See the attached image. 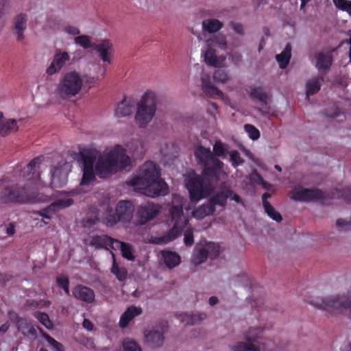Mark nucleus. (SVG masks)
<instances>
[{
  "label": "nucleus",
  "mask_w": 351,
  "mask_h": 351,
  "mask_svg": "<svg viewBox=\"0 0 351 351\" xmlns=\"http://www.w3.org/2000/svg\"><path fill=\"white\" fill-rule=\"evenodd\" d=\"M110 254L112 257V265L110 271L116 276L119 281H124L127 278L128 271L125 267L119 266L118 265L115 258V255L112 251L110 252Z\"/></svg>",
  "instance_id": "2f4dec72"
},
{
  "label": "nucleus",
  "mask_w": 351,
  "mask_h": 351,
  "mask_svg": "<svg viewBox=\"0 0 351 351\" xmlns=\"http://www.w3.org/2000/svg\"><path fill=\"white\" fill-rule=\"evenodd\" d=\"M206 44L208 47H218L225 49L226 47V39L223 35L218 34L213 36L210 38L206 40Z\"/></svg>",
  "instance_id": "ea45409f"
},
{
  "label": "nucleus",
  "mask_w": 351,
  "mask_h": 351,
  "mask_svg": "<svg viewBox=\"0 0 351 351\" xmlns=\"http://www.w3.org/2000/svg\"><path fill=\"white\" fill-rule=\"evenodd\" d=\"M44 158L38 156L32 160L23 169L16 170L17 183L0 180V202L2 203L46 204L51 201L49 195L37 193L44 186L40 178V166Z\"/></svg>",
  "instance_id": "f257e3e1"
},
{
  "label": "nucleus",
  "mask_w": 351,
  "mask_h": 351,
  "mask_svg": "<svg viewBox=\"0 0 351 351\" xmlns=\"http://www.w3.org/2000/svg\"><path fill=\"white\" fill-rule=\"evenodd\" d=\"M10 328L8 323H5L0 326V336L5 333Z\"/></svg>",
  "instance_id": "052dcab7"
},
{
  "label": "nucleus",
  "mask_w": 351,
  "mask_h": 351,
  "mask_svg": "<svg viewBox=\"0 0 351 351\" xmlns=\"http://www.w3.org/2000/svg\"><path fill=\"white\" fill-rule=\"evenodd\" d=\"M180 320L185 325H195L200 323L206 317L205 313L188 314L183 313L179 315Z\"/></svg>",
  "instance_id": "473e14b6"
},
{
  "label": "nucleus",
  "mask_w": 351,
  "mask_h": 351,
  "mask_svg": "<svg viewBox=\"0 0 351 351\" xmlns=\"http://www.w3.org/2000/svg\"><path fill=\"white\" fill-rule=\"evenodd\" d=\"M40 331L43 337L47 340L49 344L51 346V349L53 351H64V346L62 343H59L50 335L43 332L40 328Z\"/></svg>",
  "instance_id": "37998d69"
},
{
  "label": "nucleus",
  "mask_w": 351,
  "mask_h": 351,
  "mask_svg": "<svg viewBox=\"0 0 351 351\" xmlns=\"http://www.w3.org/2000/svg\"><path fill=\"white\" fill-rule=\"evenodd\" d=\"M83 86V78L75 71L66 72L59 80L54 95L61 99H68L78 95Z\"/></svg>",
  "instance_id": "0eeeda50"
},
{
  "label": "nucleus",
  "mask_w": 351,
  "mask_h": 351,
  "mask_svg": "<svg viewBox=\"0 0 351 351\" xmlns=\"http://www.w3.org/2000/svg\"><path fill=\"white\" fill-rule=\"evenodd\" d=\"M126 184L150 197L165 195L169 192L167 184L160 178L159 167L152 161H147L142 165Z\"/></svg>",
  "instance_id": "20e7f679"
},
{
  "label": "nucleus",
  "mask_w": 351,
  "mask_h": 351,
  "mask_svg": "<svg viewBox=\"0 0 351 351\" xmlns=\"http://www.w3.org/2000/svg\"><path fill=\"white\" fill-rule=\"evenodd\" d=\"M228 199L234 200L237 203L243 204L241 197L232 191L230 184L223 182L214 195L206 203L193 210L192 215L197 219H202L206 216L211 215L215 210V206L218 205L224 208Z\"/></svg>",
  "instance_id": "39448f33"
},
{
  "label": "nucleus",
  "mask_w": 351,
  "mask_h": 351,
  "mask_svg": "<svg viewBox=\"0 0 351 351\" xmlns=\"http://www.w3.org/2000/svg\"><path fill=\"white\" fill-rule=\"evenodd\" d=\"M174 200L179 202L177 205H173L169 209V223L172 228L169 230L168 235L158 239L157 243H166L180 234L183 228L186 226L188 220L185 219L183 213V206L181 198L178 196L174 197Z\"/></svg>",
  "instance_id": "1a4fd4ad"
},
{
  "label": "nucleus",
  "mask_w": 351,
  "mask_h": 351,
  "mask_svg": "<svg viewBox=\"0 0 351 351\" xmlns=\"http://www.w3.org/2000/svg\"><path fill=\"white\" fill-rule=\"evenodd\" d=\"M115 240L106 234L96 235L90 238L88 244L97 250L106 249L108 250H112Z\"/></svg>",
  "instance_id": "a211bd4d"
},
{
  "label": "nucleus",
  "mask_w": 351,
  "mask_h": 351,
  "mask_svg": "<svg viewBox=\"0 0 351 351\" xmlns=\"http://www.w3.org/2000/svg\"><path fill=\"white\" fill-rule=\"evenodd\" d=\"M264 209L267 215L273 220L277 222H280L282 220L281 215L269 202H265Z\"/></svg>",
  "instance_id": "c03bdc74"
},
{
  "label": "nucleus",
  "mask_w": 351,
  "mask_h": 351,
  "mask_svg": "<svg viewBox=\"0 0 351 351\" xmlns=\"http://www.w3.org/2000/svg\"><path fill=\"white\" fill-rule=\"evenodd\" d=\"M75 43L80 45L84 49L94 47L95 44H92L91 38L89 36L82 35L75 38Z\"/></svg>",
  "instance_id": "49530a36"
},
{
  "label": "nucleus",
  "mask_w": 351,
  "mask_h": 351,
  "mask_svg": "<svg viewBox=\"0 0 351 351\" xmlns=\"http://www.w3.org/2000/svg\"><path fill=\"white\" fill-rule=\"evenodd\" d=\"M86 82L90 84V85H93L95 82V79L94 77H89L86 80Z\"/></svg>",
  "instance_id": "774afa93"
},
{
  "label": "nucleus",
  "mask_w": 351,
  "mask_h": 351,
  "mask_svg": "<svg viewBox=\"0 0 351 351\" xmlns=\"http://www.w3.org/2000/svg\"><path fill=\"white\" fill-rule=\"evenodd\" d=\"M34 316L45 328L47 329L53 328V324L47 313L36 312Z\"/></svg>",
  "instance_id": "a18cd8bd"
},
{
  "label": "nucleus",
  "mask_w": 351,
  "mask_h": 351,
  "mask_svg": "<svg viewBox=\"0 0 351 351\" xmlns=\"http://www.w3.org/2000/svg\"><path fill=\"white\" fill-rule=\"evenodd\" d=\"M218 302V299L217 297L212 296L209 298V304L210 306H214Z\"/></svg>",
  "instance_id": "0e129e2a"
},
{
  "label": "nucleus",
  "mask_w": 351,
  "mask_h": 351,
  "mask_svg": "<svg viewBox=\"0 0 351 351\" xmlns=\"http://www.w3.org/2000/svg\"><path fill=\"white\" fill-rule=\"evenodd\" d=\"M56 213V210L54 209V206L51 204L39 210L34 211V214L40 216L42 218L47 219V220H50Z\"/></svg>",
  "instance_id": "a19ab883"
},
{
  "label": "nucleus",
  "mask_w": 351,
  "mask_h": 351,
  "mask_svg": "<svg viewBox=\"0 0 351 351\" xmlns=\"http://www.w3.org/2000/svg\"><path fill=\"white\" fill-rule=\"evenodd\" d=\"M230 160L232 162V166L234 167H238L243 162V159L241 158L240 154L238 151L234 150L232 151L230 153Z\"/></svg>",
  "instance_id": "5fc2aeb1"
},
{
  "label": "nucleus",
  "mask_w": 351,
  "mask_h": 351,
  "mask_svg": "<svg viewBox=\"0 0 351 351\" xmlns=\"http://www.w3.org/2000/svg\"><path fill=\"white\" fill-rule=\"evenodd\" d=\"M250 97L263 106L268 104L269 97L261 87L253 88L250 93Z\"/></svg>",
  "instance_id": "72a5a7b5"
},
{
  "label": "nucleus",
  "mask_w": 351,
  "mask_h": 351,
  "mask_svg": "<svg viewBox=\"0 0 351 351\" xmlns=\"http://www.w3.org/2000/svg\"><path fill=\"white\" fill-rule=\"evenodd\" d=\"M202 86L204 92L210 97L218 98L224 100L226 97L223 93L210 82L209 75H204L201 78Z\"/></svg>",
  "instance_id": "aec40b11"
},
{
  "label": "nucleus",
  "mask_w": 351,
  "mask_h": 351,
  "mask_svg": "<svg viewBox=\"0 0 351 351\" xmlns=\"http://www.w3.org/2000/svg\"><path fill=\"white\" fill-rule=\"evenodd\" d=\"M228 150V147L221 141H217L213 145V154L215 157L225 158Z\"/></svg>",
  "instance_id": "79ce46f5"
},
{
  "label": "nucleus",
  "mask_w": 351,
  "mask_h": 351,
  "mask_svg": "<svg viewBox=\"0 0 351 351\" xmlns=\"http://www.w3.org/2000/svg\"><path fill=\"white\" fill-rule=\"evenodd\" d=\"M142 313V308L141 307H136L131 306L127 308V310L121 315L119 320V326L121 328H125L130 322L135 317Z\"/></svg>",
  "instance_id": "a878e982"
},
{
  "label": "nucleus",
  "mask_w": 351,
  "mask_h": 351,
  "mask_svg": "<svg viewBox=\"0 0 351 351\" xmlns=\"http://www.w3.org/2000/svg\"><path fill=\"white\" fill-rule=\"evenodd\" d=\"M219 246L214 243L201 241L193 250L191 262L195 265L204 263L207 258H215L219 255Z\"/></svg>",
  "instance_id": "9d476101"
},
{
  "label": "nucleus",
  "mask_w": 351,
  "mask_h": 351,
  "mask_svg": "<svg viewBox=\"0 0 351 351\" xmlns=\"http://www.w3.org/2000/svg\"><path fill=\"white\" fill-rule=\"evenodd\" d=\"M291 198L300 202H312L324 197V193L317 189H304L295 187L291 192Z\"/></svg>",
  "instance_id": "ddd939ff"
},
{
  "label": "nucleus",
  "mask_w": 351,
  "mask_h": 351,
  "mask_svg": "<svg viewBox=\"0 0 351 351\" xmlns=\"http://www.w3.org/2000/svg\"><path fill=\"white\" fill-rule=\"evenodd\" d=\"M101 220L107 226H112L119 221L117 213H114L110 208H107Z\"/></svg>",
  "instance_id": "4c0bfd02"
},
{
  "label": "nucleus",
  "mask_w": 351,
  "mask_h": 351,
  "mask_svg": "<svg viewBox=\"0 0 351 351\" xmlns=\"http://www.w3.org/2000/svg\"><path fill=\"white\" fill-rule=\"evenodd\" d=\"M132 110V103L130 100L125 99L117 105L114 114L118 118L124 117L130 115Z\"/></svg>",
  "instance_id": "7c9ffc66"
},
{
  "label": "nucleus",
  "mask_w": 351,
  "mask_h": 351,
  "mask_svg": "<svg viewBox=\"0 0 351 351\" xmlns=\"http://www.w3.org/2000/svg\"><path fill=\"white\" fill-rule=\"evenodd\" d=\"M26 304L29 306H32L34 305L38 306V304L35 303V302L34 300H29L27 301Z\"/></svg>",
  "instance_id": "338daca9"
},
{
  "label": "nucleus",
  "mask_w": 351,
  "mask_h": 351,
  "mask_svg": "<svg viewBox=\"0 0 351 351\" xmlns=\"http://www.w3.org/2000/svg\"><path fill=\"white\" fill-rule=\"evenodd\" d=\"M158 99L154 91L148 90L141 97L136 104L134 116L136 124L145 128L154 119L157 109Z\"/></svg>",
  "instance_id": "423d86ee"
},
{
  "label": "nucleus",
  "mask_w": 351,
  "mask_h": 351,
  "mask_svg": "<svg viewBox=\"0 0 351 351\" xmlns=\"http://www.w3.org/2000/svg\"><path fill=\"white\" fill-rule=\"evenodd\" d=\"M291 46L290 44H287L285 49L280 54L276 55V59L279 64V66L281 69H285L289 63L291 56Z\"/></svg>",
  "instance_id": "f704fd0d"
},
{
  "label": "nucleus",
  "mask_w": 351,
  "mask_h": 351,
  "mask_svg": "<svg viewBox=\"0 0 351 351\" xmlns=\"http://www.w3.org/2000/svg\"><path fill=\"white\" fill-rule=\"evenodd\" d=\"M83 158V176L80 182L82 187L89 186L95 180L93 169L95 162V171L101 178H106L131 165V158L125 154V150L120 145H115L107 154L100 155L97 151H84Z\"/></svg>",
  "instance_id": "7ed1b4c3"
},
{
  "label": "nucleus",
  "mask_w": 351,
  "mask_h": 351,
  "mask_svg": "<svg viewBox=\"0 0 351 351\" xmlns=\"http://www.w3.org/2000/svg\"><path fill=\"white\" fill-rule=\"evenodd\" d=\"M245 131L247 133L249 137L252 140H257L260 137L259 130L254 125L245 124L244 125Z\"/></svg>",
  "instance_id": "8fccbe9b"
},
{
  "label": "nucleus",
  "mask_w": 351,
  "mask_h": 351,
  "mask_svg": "<svg viewBox=\"0 0 351 351\" xmlns=\"http://www.w3.org/2000/svg\"><path fill=\"white\" fill-rule=\"evenodd\" d=\"M126 147L127 149L123 148L125 150V152L128 150L130 153L136 155L141 154L143 152V143L138 139L131 140L127 143Z\"/></svg>",
  "instance_id": "58836bf2"
},
{
  "label": "nucleus",
  "mask_w": 351,
  "mask_h": 351,
  "mask_svg": "<svg viewBox=\"0 0 351 351\" xmlns=\"http://www.w3.org/2000/svg\"><path fill=\"white\" fill-rule=\"evenodd\" d=\"M112 246L113 250H120L122 256L128 261H134L135 256L134 255V250L129 243L121 242L117 239L114 241Z\"/></svg>",
  "instance_id": "cd10ccee"
},
{
  "label": "nucleus",
  "mask_w": 351,
  "mask_h": 351,
  "mask_svg": "<svg viewBox=\"0 0 351 351\" xmlns=\"http://www.w3.org/2000/svg\"><path fill=\"white\" fill-rule=\"evenodd\" d=\"M74 191H71L66 194L65 193H61L60 197H58L54 202L51 203L54 206V209L56 212H59L60 210L66 208L73 204V200L71 197V195L75 194Z\"/></svg>",
  "instance_id": "bb28decb"
},
{
  "label": "nucleus",
  "mask_w": 351,
  "mask_h": 351,
  "mask_svg": "<svg viewBox=\"0 0 351 351\" xmlns=\"http://www.w3.org/2000/svg\"><path fill=\"white\" fill-rule=\"evenodd\" d=\"M161 212L159 204L153 202H147L141 205L136 212L138 221L140 224H145L154 219Z\"/></svg>",
  "instance_id": "4468645a"
},
{
  "label": "nucleus",
  "mask_w": 351,
  "mask_h": 351,
  "mask_svg": "<svg viewBox=\"0 0 351 351\" xmlns=\"http://www.w3.org/2000/svg\"><path fill=\"white\" fill-rule=\"evenodd\" d=\"M123 347L124 351H141V348L137 343L130 339H125L123 341Z\"/></svg>",
  "instance_id": "603ef678"
},
{
  "label": "nucleus",
  "mask_w": 351,
  "mask_h": 351,
  "mask_svg": "<svg viewBox=\"0 0 351 351\" xmlns=\"http://www.w3.org/2000/svg\"><path fill=\"white\" fill-rule=\"evenodd\" d=\"M261 330L259 329H250L246 335L245 341L237 342L230 346L233 351H259L260 346L257 340Z\"/></svg>",
  "instance_id": "f8f14e48"
},
{
  "label": "nucleus",
  "mask_w": 351,
  "mask_h": 351,
  "mask_svg": "<svg viewBox=\"0 0 351 351\" xmlns=\"http://www.w3.org/2000/svg\"><path fill=\"white\" fill-rule=\"evenodd\" d=\"M163 330L162 328L152 329L145 332V340L153 348L159 347L164 341Z\"/></svg>",
  "instance_id": "412c9836"
},
{
  "label": "nucleus",
  "mask_w": 351,
  "mask_h": 351,
  "mask_svg": "<svg viewBox=\"0 0 351 351\" xmlns=\"http://www.w3.org/2000/svg\"><path fill=\"white\" fill-rule=\"evenodd\" d=\"M213 77L215 82L221 84H225L230 79L228 73L223 70H217L215 71Z\"/></svg>",
  "instance_id": "de8ad7c7"
},
{
  "label": "nucleus",
  "mask_w": 351,
  "mask_h": 351,
  "mask_svg": "<svg viewBox=\"0 0 351 351\" xmlns=\"http://www.w3.org/2000/svg\"><path fill=\"white\" fill-rule=\"evenodd\" d=\"M64 30L66 33L71 35H78L80 33V29L73 26H67L65 27Z\"/></svg>",
  "instance_id": "4d7b16f0"
},
{
  "label": "nucleus",
  "mask_w": 351,
  "mask_h": 351,
  "mask_svg": "<svg viewBox=\"0 0 351 351\" xmlns=\"http://www.w3.org/2000/svg\"><path fill=\"white\" fill-rule=\"evenodd\" d=\"M134 206L130 201H120L116 207V213L119 221L128 222L133 217Z\"/></svg>",
  "instance_id": "f3484780"
},
{
  "label": "nucleus",
  "mask_w": 351,
  "mask_h": 351,
  "mask_svg": "<svg viewBox=\"0 0 351 351\" xmlns=\"http://www.w3.org/2000/svg\"><path fill=\"white\" fill-rule=\"evenodd\" d=\"M194 155L197 163L203 168L204 176H195L186 180L185 185L191 201L196 202L214 191L215 186L208 177L218 180L226 178L228 175L224 163L214 156L210 148L199 145L195 148Z\"/></svg>",
  "instance_id": "f03ea898"
},
{
  "label": "nucleus",
  "mask_w": 351,
  "mask_h": 351,
  "mask_svg": "<svg viewBox=\"0 0 351 351\" xmlns=\"http://www.w3.org/2000/svg\"><path fill=\"white\" fill-rule=\"evenodd\" d=\"M345 199L348 204H351V189L346 191L345 193Z\"/></svg>",
  "instance_id": "680f3d73"
},
{
  "label": "nucleus",
  "mask_w": 351,
  "mask_h": 351,
  "mask_svg": "<svg viewBox=\"0 0 351 351\" xmlns=\"http://www.w3.org/2000/svg\"><path fill=\"white\" fill-rule=\"evenodd\" d=\"M98 220L99 218L97 217V216H95L94 219H88L86 222L87 223L92 225L95 224Z\"/></svg>",
  "instance_id": "69168bd1"
},
{
  "label": "nucleus",
  "mask_w": 351,
  "mask_h": 351,
  "mask_svg": "<svg viewBox=\"0 0 351 351\" xmlns=\"http://www.w3.org/2000/svg\"><path fill=\"white\" fill-rule=\"evenodd\" d=\"M162 256L164 263L168 268H173L180 264V256L175 252L164 251L162 252Z\"/></svg>",
  "instance_id": "c9c22d12"
},
{
  "label": "nucleus",
  "mask_w": 351,
  "mask_h": 351,
  "mask_svg": "<svg viewBox=\"0 0 351 351\" xmlns=\"http://www.w3.org/2000/svg\"><path fill=\"white\" fill-rule=\"evenodd\" d=\"M73 295L76 299L88 304L95 301V295L93 290L85 286H76L73 290Z\"/></svg>",
  "instance_id": "6ab92c4d"
},
{
  "label": "nucleus",
  "mask_w": 351,
  "mask_h": 351,
  "mask_svg": "<svg viewBox=\"0 0 351 351\" xmlns=\"http://www.w3.org/2000/svg\"><path fill=\"white\" fill-rule=\"evenodd\" d=\"M223 27V23L217 19H206L202 21V27L204 31L209 33H215Z\"/></svg>",
  "instance_id": "e433bc0d"
},
{
  "label": "nucleus",
  "mask_w": 351,
  "mask_h": 351,
  "mask_svg": "<svg viewBox=\"0 0 351 351\" xmlns=\"http://www.w3.org/2000/svg\"><path fill=\"white\" fill-rule=\"evenodd\" d=\"M72 165L70 162L61 160L56 166L51 168V185L53 187L64 186L68 180V175L71 171Z\"/></svg>",
  "instance_id": "9b49d317"
},
{
  "label": "nucleus",
  "mask_w": 351,
  "mask_h": 351,
  "mask_svg": "<svg viewBox=\"0 0 351 351\" xmlns=\"http://www.w3.org/2000/svg\"><path fill=\"white\" fill-rule=\"evenodd\" d=\"M231 26L232 29L234 30L235 32H237L239 34H243V27L241 23H232Z\"/></svg>",
  "instance_id": "6e6d98bb"
},
{
  "label": "nucleus",
  "mask_w": 351,
  "mask_h": 351,
  "mask_svg": "<svg viewBox=\"0 0 351 351\" xmlns=\"http://www.w3.org/2000/svg\"><path fill=\"white\" fill-rule=\"evenodd\" d=\"M5 233L9 236H13L15 233V227L14 224L10 223L9 226L5 228Z\"/></svg>",
  "instance_id": "13d9d810"
},
{
  "label": "nucleus",
  "mask_w": 351,
  "mask_h": 351,
  "mask_svg": "<svg viewBox=\"0 0 351 351\" xmlns=\"http://www.w3.org/2000/svg\"><path fill=\"white\" fill-rule=\"evenodd\" d=\"M21 121V119L16 121L14 119H3L2 113L0 112V134L5 136L16 132L19 130L18 122Z\"/></svg>",
  "instance_id": "5701e85b"
},
{
  "label": "nucleus",
  "mask_w": 351,
  "mask_h": 351,
  "mask_svg": "<svg viewBox=\"0 0 351 351\" xmlns=\"http://www.w3.org/2000/svg\"><path fill=\"white\" fill-rule=\"evenodd\" d=\"M69 60L70 55L67 52L57 49L51 62L46 69V73L48 75L58 73Z\"/></svg>",
  "instance_id": "2eb2a0df"
},
{
  "label": "nucleus",
  "mask_w": 351,
  "mask_h": 351,
  "mask_svg": "<svg viewBox=\"0 0 351 351\" xmlns=\"http://www.w3.org/2000/svg\"><path fill=\"white\" fill-rule=\"evenodd\" d=\"M332 62V55L331 52L327 53L320 52L317 55L315 66L319 71H326L329 69Z\"/></svg>",
  "instance_id": "c85d7f7f"
},
{
  "label": "nucleus",
  "mask_w": 351,
  "mask_h": 351,
  "mask_svg": "<svg viewBox=\"0 0 351 351\" xmlns=\"http://www.w3.org/2000/svg\"><path fill=\"white\" fill-rule=\"evenodd\" d=\"M270 197H271V195L269 193H265L263 194V195H262V200H263V207H265V202H268L267 199L268 198H269Z\"/></svg>",
  "instance_id": "e2e57ef3"
},
{
  "label": "nucleus",
  "mask_w": 351,
  "mask_h": 351,
  "mask_svg": "<svg viewBox=\"0 0 351 351\" xmlns=\"http://www.w3.org/2000/svg\"><path fill=\"white\" fill-rule=\"evenodd\" d=\"M56 282L58 285L64 289V291L66 292V293H69V278L64 276L61 275L57 277Z\"/></svg>",
  "instance_id": "3c124183"
},
{
  "label": "nucleus",
  "mask_w": 351,
  "mask_h": 351,
  "mask_svg": "<svg viewBox=\"0 0 351 351\" xmlns=\"http://www.w3.org/2000/svg\"><path fill=\"white\" fill-rule=\"evenodd\" d=\"M324 81L322 76L313 77L309 79L306 83V95L308 97L317 93L321 87V84Z\"/></svg>",
  "instance_id": "c756f323"
},
{
  "label": "nucleus",
  "mask_w": 351,
  "mask_h": 351,
  "mask_svg": "<svg viewBox=\"0 0 351 351\" xmlns=\"http://www.w3.org/2000/svg\"><path fill=\"white\" fill-rule=\"evenodd\" d=\"M27 16L25 14H19L15 16L13 21L14 34L19 42L24 39V31L27 28Z\"/></svg>",
  "instance_id": "4be33fe9"
},
{
  "label": "nucleus",
  "mask_w": 351,
  "mask_h": 351,
  "mask_svg": "<svg viewBox=\"0 0 351 351\" xmlns=\"http://www.w3.org/2000/svg\"><path fill=\"white\" fill-rule=\"evenodd\" d=\"M82 324H83V327L84 328H86V330H93V326L90 320H88L87 319H84Z\"/></svg>",
  "instance_id": "bf43d9fd"
},
{
  "label": "nucleus",
  "mask_w": 351,
  "mask_h": 351,
  "mask_svg": "<svg viewBox=\"0 0 351 351\" xmlns=\"http://www.w3.org/2000/svg\"><path fill=\"white\" fill-rule=\"evenodd\" d=\"M184 242L186 246H191L194 243L193 228L187 227L184 230Z\"/></svg>",
  "instance_id": "864d4df0"
},
{
  "label": "nucleus",
  "mask_w": 351,
  "mask_h": 351,
  "mask_svg": "<svg viewBox=\"0 0 351 351\" xmlns=\"http://www.w3.org/2000/svg\"><path fill=\"white\" fill-rule=\"evenodd\" d=\"M310 303L317 308L330 312L349 311L351 317V294L316 297Z\"/></svg>",
  "instance_id": "6e6552de"
},
{
  "label": "nucleus",
  "mask_w": 351,
  "mask_h": 351,
  "mask_svg": "<svg viewBox=\"0 0 351 351\" xmlns=\"http://www.w3.org/2000/svg\"><path fill=\"white\" fill-rule=\"evenodd\" d=\"M93 49L96 50L104 62H110V57L113 53L112 45L108 40H104L97 45H94Z\"/></svg>",
  "instance_id": "393cba45"
},
{
  "label": "nucleus",
  "mask_w": 351,
  "mask_h": 351,
  "mask_svg": "<svg viewBox=\"0 0 351 351\" xmlns=\"http://www.w3.org/2000/svg\"><path fill=\"white\" fill-rule=\"evenodd\" d=\"M8 317L12 322L16 323L18 330L21 332L23 335L32 337H36V330L27 319L19 317L17 313L14 311H9Z\"/></svg>",
  "instance_id": "dca6fc26"
},
{
  "label": "nucleus",
  "mask_w": 351,
  "mask_h": 351,
  "mask_svg": "<svg viewBox=\"0 0 351 351\" xmlns=\"http://www.w3.org/2000/svg\"><path fill=\"white\" fill-rule=\"evenodd\" d=\"M226 58L224 56H217L215 51L210 47L204 53L205 62L214 67H223L226 65Z\"/></svg>",
  "instance_id": "b1692460"
},
{
  "label": "nucleus",
  "mask_w": 351,
  "mask_h": 351,
  "mask_svg": "<svg viewBox=\"0 0 351 351\" xmlns=\"http://www.w3.org/2000/svg\"><path fill=\"white\" fill-rule=\"evenodd\" d=\"M334 5L339 10L351 15V1L348 0H332Z\"/></svg>",
  "instance_id": "09e8293b"
}]
</instances>
